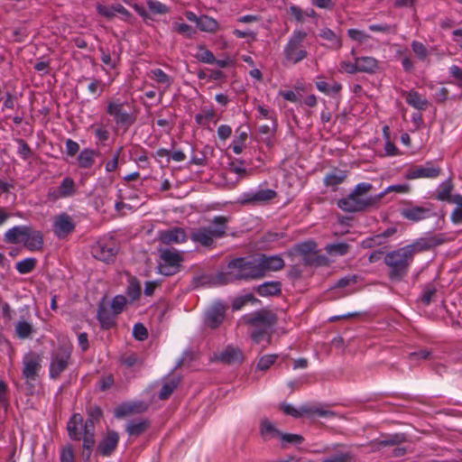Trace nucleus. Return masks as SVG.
<instances>
[{
  "label": "nucleus",
  "mask_w": 462,
  "mask_h": 462,
  "mask_svg": "<svg viewBox=\"0 0 462 462\" xmlns=\"http://www.w3.org/2000/svg\"><path fill=\"white\" fill-rule=\"evenodd\" d=\"M88 415L84 420L79 413H74L67 423V430L70 439L83 441V448L88 451V457L96 443L95 421L101 418L102 410L97 406L90 407Z\"/></svg>",
  "instance_id": "nucleus-1"
},
{
  "label": "nucleus",
  "mask_w": 462,
  "mask_h": 462,
  "mask_svg": "<svg viewBox=\"0 0 462 462\" xmlns=\"http://www.w3.org/2000/svg\"><path fill=\"white\" fill-rule=\"evenodd\" d=\"M243 320L252 328L250 337L254 343L260 344L263 341L267 345L271 343L273 327L277 323V317L273 311L262 309L245 315Z\"/></svg>",
  "instance_id": "nucleus-2"
},
{
  "label": "nucleus",
  "mask_w": 462,
  "mask_h": 462,
  "mask_svg": "<svg viewBox=\"0 0 462 462\" xmlns=\"http://www.w3.org/2000/svg\"><path fill=\"white\" fill-rule=\"evenodd\" d=\"M218 276L223 283L262 279L256 257L235 258L228 263L226 271L220 273Z\"/></svg>",
  "instance_id": "nucleus-3"
},
{
  "label": "nucleus",
  "mask_w": 462,
  "mask_h": 462,
  "mask_svg": "<svg viewBox=\"0 0 462 462\" xmlns=\"http://www.w3.org/2000/svg\"><path fill=\"white\" fill-rule=\"evenodd\" d=\"M373 185L369 182H360L346 197L337 201V207L343 211L354 213L364 211L368 208L375 207L380 202V196H368Z\"/></svg>",
  "instance_id": "nucleus-4"
},
{
  "label": "nucleus",
  "mask_w": 462,
  "mask_h": 462,
  "mask_svg": "<svg viewBox=\"0 0 462 462\" xmlns=\"http://www.w3.org/2000/svg\"><path fill=\"white\" fill-rule=\"evenodd\" d=\"M416 254L411 244L387 253L384 256V263L390 270V279L400 281L405 277Z\"/></svg>",
  "instance_id": "nucleus-5"
},
{
  "label": "nucleus",
  "mask_w": 462,
  "mask_h": 462,
  "mask_svg": "<svg viewBox=\"0 0 462 462\" xmlns=\"http://www.w3.org/2000/svg\"><path fill=\"white\" fill-rule=\"evenodd\" d=\"M106 112L117 125L125 128H129L136 121V113L130 107V103L128 101H122L120 98L109 100Z\"/></svg>",
  "instance_id": "nucleus-6"
},
{
  "label": "nucleus",
  "mask_w": 462,
  "mask_h": 462,
  "mask_svg": "<svg viewBox=\"0 0 462 462\" xmlns=\"http://www.w3.org/2000/svg\"><path fill=\"white\" fill-rule=\"evenodd\" d=\"M307 33L302 30H294L290 36L288 42L283 48V57L290 64H298L308 56V51L303 46Z\"/></svg>",
  "instance_id": "nucleus-7"
},
{
  "label": "nucleus",
  "mask_w": 462,
  "mask_h": 462,
  "mask_svg": "<svg viewBox=\"0 0 462 462\" xmlns=\"http://www.w3.org/2000/svg\"><path fill=\"white\" fill-rule=\"evenodd\" d=\"M159 256L158 271L161 274L171 276L180 271V263L183 262L181 252L175 248L159 249Z\"/></svg>",
  "instance_id": "nucleus-8"
},
{
  "label": "nucleus",
  "mask_w": 462,
  "mask_h": 462,
  "mask_svg": "<svg viewBox=\"0 0 462 462\" xmlns=\"http://www.w3.org/2000/svg\"><path fill=\"white\" fill-rule=\"evenodd\" d=\"M72 347L62 345L58 346L51 355L49 375L51 379H58L67 369L71 359Z\"/></svg>",
  "instance_id": "nucleus-9"
},
{
  "label": "nucleus",
  "mask_w": 462,
  "mask_h": 462,
  "mask_svg": "<svg viewBox=\"0 0 462 462\" xmlns=\"http://www.w3.org/2000/svg\"><path fill=\"white\" fill-rule=\"evenodd\" d=\"M276 196L277 192L274 189L258 188L242 193L238 202L241 205H262L273 200Z\"/></svg>",
  "instance_id": "nucleus-10"
},
{
  "label": "nucleus",
  "mask_w": 462,
  "mask_h": 462,
  "mask_svg": "<svg viewBox=\"0 0 462 462\" xmlns=\"http://www.w3.org/2000/svg\"><path fill=\"white\" fill-rule=\"evenodd\" d=\"M42 356L36 352L30 351L23 356L22 374L23 378L29 381H35L42 369Z\"/></svg>",
  "instance_id": "nucleus-11"
},
{
  "label": "nucleus",
  "mask_w": 462,
  "mask_h": 462,
  "mask_svg": "<svg viewBox=\"0 0 462 462\" xmlns=\"http://www.w3.org/2000/svg\"><path fill=\"white\" fill-rule=\"evenodd\" d=\"M118 247L113 239H104L92 246L91 253L95 258L105 263L114 262Z\"/></svg>",
  "instance_id": "nucleus-12"
},
{
  "label": "nucleus",
  "mask_w": 462,
  "mask_h": 462,
  "mask_svg": "<svg viewBox=\"0 0 462 462\" xmlns=\"http://www.w3.org/2000/svg\"><path fill=\"white\" fill-rule=\"evenodd\" d=\"M226 314V307L221 302H216L208 308L204 313V325L209 328H218Z\"/></svg>",
  "instance_id": "nucleus-13"
},
{
  "label": "nucleus",
  "mask_w": 462,
  "mask_h": 462,
  "mask_svg": "<svg viewBox=\"0 0 462 462\" xmlns=\"http://www.w3.org/2000/svg\"><path fill=\"white\" fill-rule=\"evenodd\" d=\"M261 278L264 277L269 272H277L282 270L285 263L283 259L279 255L260 254L256 257Z\"/></svg>",
  "instance_id": "nucleus-14"
},
{
  "label": "nucleus",
  "mask_w": 462,
  "mask_h": 462,
  "mask_svg": "<svg viewBox=\"0 0 462 462\" xmlns=\"http://www.w3.org/2000/svg\"><path fill=\"white\" fill-rule=\"evenodd\" d=\"M229 220L230 217L226 216H215L210 220L209 225L203 227L206 228L207 233L214 242L216 239H220L226 236Z\"/></svg>",
  "instance_id": "nucleus-15"
},
{
  "label": "nucleus",
  "mask_w": 462,
  "mask_h": 462,
  "mask_svg": "<svg viewBox=\"0 0 462 462\" xmlns=\"http://www.w3.org/2000/svg\"><path fill=\"white\" fill-rule=\"evenodd\" d=\"M77 191L75 181L70 177H65L57 189L48 191L47 198L51 201L72 197Z\"/></svg>",
  "instance_id": "nucleus-16"
},
{
  "label": "nucleus",
  "mask_w": 462,
  "mask_h": 462,
  "mask_svg": "<svg viewBox=\"0 0 462 462\" xmlns=\"http://www.w3.org/2000/svg\"><path fill=\"white\" fill-rule=\"evenodd\" d=\"M52 229L57 237L64 238L75 229V224L69 215L61 213L54 217Z\"/></svg>",
  "instance_id": "nucleus-17"
},
{
  "label": "nucleus",
  "mask_w": 462,
  "mask_h": 462,
  "mask_svg": "<svg viewBox=\"0 0 462 462\" xmlns=\"http://www.w3.org/2000/svg\"><path fill=\"white\" fill-rule=\"evenodd\" d=\"M158 240L163 245L183 244L188 240V236L183 228L172 227L159 231Z\"/></svg>",
  "instance_id": "nucleus-18"
},
{
  "label": "nucleus",
  "mask_w": 462,
  "mask_h": 462,
  "mask_svg": "<svg viewBox=\"0 0 462 462\" xmlns=\"http://www.w3.org/2000/svg\"><path fill=\"white\" fill-rule=\"evenodd\" d=\"M147 76L150 79L157 84L159 88L160 99L162 98L163 95L173 84V78L166 74L162 69L156 68L151 69Z\"/></svg>",
  "instance_id": "nucleus-19"
},
{
  "label": "nucleus",
  "mask_w": 462,
  "mask_h": 462,
  "mask_svg": "<svg viewBox=\"0 0 462 462\" xmlns=\"http://www.w3.org/2000/svg\"><path fill=\"white\" fill-rule=\"evenodd\" d=\"M446 239L442 234H428L411 243L416 253H421L442 245Z\"/></svg>",
  "instance_id": "nucleus-20"
},
{
  "label": "nucleus",
  "mask_w": 462,
  "mask_h": 462,
  "mask_svg": "<svg viewBox=\"0 0 462 462\" xmlns=\"http://www.w3.org/2000/svg\"><path fill=\"white\" fill-rule=\"evenodd\" d=\"M400 214L404 219L412 222H419L427 219L432 215L430 208L412 205L401 208Z\"/></svg>",
  "instance_id": "nucleus-21"
},
{
  "label": "nucleus",
  "mask_w": 462,
  "mask_h": 462,
  "mask_svg": "<svg viewBox=\"0 0 462 462\" xmlns=\"http://www.w3.org/2000/svg\"><path fill=\"white\" fill-rule=\"evenodd\" d=\"M119 442V435L114 430H109L97 446V451L104 457H108L116 449Z\"/></svg>",
  "instance_id": "nucleus-22"
},
{
  "label": "nucleus",
  "mask_w": 462,
  "mask_h": 462,
  "mask_svg": "<svg viewBox=\"0 0 462 462\" xmlns=\"http://www.w3.org/2000/svg\"><path fill=\"white\" fill-rule=\"evenodd\" d=\"M440 174V169L434 167L431 162H427L423 166H419L410 171L406 178L409 180L420 179V178H437Z\"/></svg>",
  "instance_id": "nucleus-23"
},
{
  "label": "nucleus",
  "mask_w": 462,
  "mask_h": 462,
  "mask_svg": "<svg viewBox=\"0 0 462 462\" xmlns=\"http://www.w3.org/2000/svg\"><path fill=\"white\" fill-rule=\"evenodd\" d=\"M23 245L29 251H41L44 245L43 235L42 231L35 230L31 226H29V231L25 236V239Z\"/></svg>",
  "instance_id": "nucleus-24"
},
{
  "label": "nucleus",
  "mask_w": 462,
  "mask_h": 462,
  "mask_svg": "<svg viewBox=\"0 0 462 462\" xmlns=\"http://www.w3.org/2000/svg\"><path fill=\"white\" fill-rule=\"evenodd\" d=\"M97 12L106 19H112L116 14L123 15L125 19L131 17V13L120 4L106 6L101 4L96 5Z\"/></svg>",
  "instance_id": "nucleus-25"
},
{
  "label": "nucleus",
  "mask_w": 462,
  "mask_h": 462,
  "mask_svg": "<svg viewBox=\"0 0 462 462\" xmlns=\"http://www.w3.org/2000/svg\"><path fill=\"white\" fill-rule=\"evenodd\" d=\"M29 226H15L4 234V241L7 244H23Z\"/></svg>",
  "instance_id": "nucleus-26"
},
{
  "label": "nucleus",
  "mask_w": 462,
  "mask_h": 462,
  "mask_svg": "<svg viewBox=\"0 0 462 462\" xmlns=\"http://www.w3.org/2000/svg\"><path fill=\"white\" fill-rule=\"evenodd\" d=\"M259 433L263 441H269L273 439H280L281 431L267 418L260 420Z\"/></svg>",
  "instance_id": "nucleus-27"
},
{
  "label": "nucleus",
  "mask_w": 462,
  "mask_h": 462,
  "mask_svg": "<svg viewBox=\"0 0 462 462\" xmlns=\"http://www.w3.org/2000/svg\"><path fill=\"white\" fill-rule=\"evenodd\" d=\"M216 359L225 364H233L241 362L243 360V354L239 348L227 346L216 356Z\"/></svg>",
  "instance_id": "nucleus-28"
},
{
  "label": "nucleus",
  "mask_w": 462,
  "mask_h": 462,
  "mask_svg": "<svg viewBox=\"0 0 462 462\" xmlns=\"http://www.w3.org/2000/svg\"><path fill=\"white\" fill-rule=\"evenodd\" d=\"M97 318L101 327L108 329L116 324V315L106 306L100 304L97 309Z\"/></svg>",
  "instance_id": "nucleus-29"
},
{
  "label": "nucleus",
  "mask_w": 462,
  "mask_h": 462,
  "mask_svg": "<svg viewBox=\"0 0 462 462\" xmlns=\"http://www.w3.org/2000/svg\"><path fill=\"white\" fill-rule=\"evenodd\" d=\"M262 297L277 296L282 293V282L279 281L265 282L255 288Z\"/></svg>",
  "instance_id": "nucleus-30"
},
{
  "label": "nucleus",
  "mask_w": 462,
  "mask_h": 462,
  "mask_svg": "<svg viewBox=\"0 0 462 462\" xmlns=\"http://www.w3.org/2000/svg\"><path fill=\"white\" fill-rule=\"evenodd\" d=\"M347 35L352 41L356 42L359 45L363 46L364 50L369 51L373 49V44L370 42L373 38L365 31L348 29Z\"/></svg>",
  "instance_id": "nucleus-31"
},
{
  "label": "nucleus",
  "mask_w": 462,
  "mask_h": 462,
  "mask_svg": "<svg viewBox=\"0 0 462 462\" xmlns=\"http://www.w3.org/2000/svg\"><path fill=\"white\" fill-rule=\"evenodd\" d=\"M150 426V421L146 419L131 420L127 422L125 430L129 436L138 437L144 433Z\"/></svg>",
  "instance_id": "nucleus-32"
},
{
  "label": "nucleus",
  "mask_w": 462,
  "mask_h": 462,
  "mask_svg": "<svg viewBox=\"0 0 462 462\" xmlns=\"http://www.w3.org/2000/svg\"><path fill=\"white\" fill-rule=\"evenodd\" d=\"M358 72L374 74L378 69V60L371 56L356 57Z\"/></svg>",
  "instance_id": "nucleus-33"
},
{
  "label": "nucleus",
  "mask_w": 462,
  "mask_h": 462,
  "mask_svg": "<svg viewBox=\"0 0 462 462\" xmlns=\"http://www.w3.org/2000/svg\"><path fill=\"white\" fill-rule=\"evenodd\" d=\"M190 239L203 247H212L214 245L213 240L203 226L192 229L190 232Z\"/></svg>",
  "instance_id": "nucleus-34"
},
{
  "label": "nucleus",
  "mask_w": 462,
  "mask_h": 462,
  "mask_svg": "<svg viewBox=\"0 0 462 462\" xmlns=\"http://www.w3.org/2000/svg\"><path fill=\"white\" fill-rule=\"evenodd\" d=\"M319 37L323 40L327 41V47L333 49V50H338L342 46L341 38L339 35H337L335 32H333L329 28H323L319 32Z\"/></svg>",
  "instance_id": "nucleus-35"
},
{
  "label": "nucleus",
  "mask_w": 462,
  "mask_h": 462,
  "mask_svg": "<svg viewBox=\"0 0 462 462\" xmlns=\"http://www.w3.org/2000/svg\"><path fill=\"white\" fill-rule=\"evenodd\" d=\"M404 96L407 104L418 110H424L428 106L427 99L415 90L405 92Z\"/></svg>",
  "instance_id": "nucleus-36"
},
{
  "label": "nucleus",
  "mask_w": 462,
  "mask_h": 462,
  "mask_svg": "<svg viewBox=\"0 0 462 462\" xmlns=\"http://www.w3.org/2000/svg\"><path fill=\"white\" fill-rule=\"evenodd\" d=\"M346 178V172L342 170L335 169L328 172L324 178V185L326 187H334L342 183Z\"/></svg>",
  "instance_id": "nucleus-37"
},
{
  "label": "nucleus",
  "mask_w": 462,
  "mask_h": 462,
  "mask_svg": "<svg viewBox=\"0 0 462 462\" xmlns=\"http://www.w3.org/2000/svg\"><path fill=\"white\" fill-rule=\"evenodd\" d=\"M14 333L19 339H26L34 333V328L32 323L22 319L16 323Z\"/></svg>",
  "instance_id": "nucleus-38"
},
{
  "label": "nucleus",
  "mask_w": 462,
  "mask_h": 462,
  "mask_svg": "<svg viewBox=\"0 0 462 462\" xmlns=\"http://www.w3.org/2000/svg\"><path fill=\"white\" fill-rule=\"evenodd\" d=\"M196 25L201 32L210 33L216 32L218 29V23L208 15H200Z\"/></svg>",
  "instance_id": "nucleus-39"
},
{
  "label": "nucleus",
  "mask_w": 462,
  "mask_h": 462,
  "mask_svg": "<svg viewBox=\"0 0 462 462\" xmlns=\"http://www.w3.org/2000/svg\"><path fill=\"white\" fill-rule=\"evenodd\" d=\"M96 152L94 150L86 148L83 149L78 155V164L80 168L88 169L92 167L95 162Z\"/></svg>",
  "instance_id": "nucleus-40"
},
{
  "label": "nucleus",
  "mask_w": 462,
  "mask_h": 462,
  "mask_svg": "<svg viewBox=\"0 0 462 462\" xmlns=\"http://www.w3.org/2000/svg\"><path fill=\"white\" fill-rule=\"evenodd\" d=\"M302 411L307 416L318 415L323 418H334L336 416L334 411L327 410L321 406L303 405Z\"/></svg>",
  "instance_id": "nucleus-41"
},
{
  "label": "nucleus",
  "mask_w": 462,
  "mask_h": 462,
  "mask_svg": "<svg viewBox=\"0 0 462 462\" xmlns=\"http://www.w3.org/2000/svg\"><path fill=\"white\" fill-rule=\"evenodd\" d=\"M325 251L330 256H342L348 253L349 245L343 242L328 244L325 246Z\"/></svg>",
  "instance_id": "nucleus-42"
},
{
  "label": "nucleus",
  "mask_w": 462,
  "mask_h": 462,
  "mask_svg": "<svg viewBox=\"0 0 462 462\" xmlns=\"http://www.w3.org/2000/svg\"><path fill=\"white\" fill-rule=\"evenodd\" d=\"M179 378H171L165 381L162 386V389L159 393V399L166 400L168 399L173 391L177 388L179 384Z\"/></svg>",
  "instance_id": "nucleus-43"
},
{
  "label": "nucleus",
  "mask_w": 462,
  "mask_h": 462,
  "mask_svg": "<svg viewBox=\"0 0 462 462\" xmlns=\"http://www.w3.org/2000/svg\"><path fill=\"white\" fill-rule=\"evenodd\" d=\"M452 189V182L450 180H446L439 185L436 198L439 200L449 202L453 197V195L451 194Z\"/></svg>",
  "instance_id": "nucleus-44"
},
{
  "label": "nucleus",
  "mask_w": 462,
  "mask_h": 462,
  "mask_svg": "<svg viewBox=\"0 0 462 462\" xmlns=\"http://www.w3.org/2000/svg\"><path fill=\"white\" fill-rule=\"evenodd\" d=\"M280 440L282 448H285L289 445H300L303 442L304 439L300 434L293 433H281Z\"/></svg>",
  "instance_id": "nucleus-45"
},
{
  "label": "nucleus",
  "mask_w": 462,
  "mask_h": 462,
  "mask_svg": "<svg viewBox=\"0 0 462 462\" xmlns=\"http://www.w3.org/2000/svg\"><path fill=\"white\" fill-rule=\"evenodd\" d=\"M36 259L28 257L16 263L15 268L21 274H27L31 273L36 266Z\"/></svg>",
  "instance_id": "nucleus-46"
},
{
  "label": "nucleus",
  "mask_w": 462,
  "mask_h": 462,
  "mask_svg": "<svg viewBox=\"0 0 462 462\" xmlns=\"http://www.w3.org/2000/svg\"><path fill=\"white\" fill-rule=\"evenodd\" d=\"M411 190V187L408 183H402V184H394L390 185L386 189H384L383 191L377 194V196H380V200L384 197V195L391 193V192H396L400 194H405L408 193Z\"/></svg>",
  "instance_id": "nucleus-47"
},
{
  "label": "nucleus",
  "mask_w": 462,
  "mask_h": 462,
  "mask_svg": "<svg viewBox=\"0 0 462 462\" xmlns=\"http://www.w3.org/2000/svg\"><path fill=\"white\" fill-rule=\"evenodd\" d=\"M146 5L149 10L155 14H164L170 11V8L160 1L147 0Z\"/></svg>",
  "instance_id": "nucleus-48"
},
{
  "label": "nucleus",
  "mask_w": 462,
  "mask_h": 462,
  "mask_svg": "<svg viewBox=\"0 0 462 462\" xmlns=\"http://www.w3.org/2000/svg\"><path fill=\"white\" fill-rule=\"evenodd\" d=\"M351 55L354 57V62L343 60L340 62V70L347 74H355L358 72L357 61H356V50H351Z\"/></svg>",
  "instance_id": "nucleus-49"
},
{
  "label": "nucleus",
  "mask_w": 462,
  "mask_h": 462,
  "mask_svg": "<svg viewBox=\"0 0 462 462\" xmlns=\"http://www.w3.org/2000/svg\"><path fill=\"white\" fill-rule=\"evenodd\" d=\"M172 28L176 32L188 38H191L196 32V31L190 25L184 23L174 22L172 23Z\"/></svg>",
  "instance_id": "nucleus-50"
},
{
  "label": "nucleus",
  "mask_w": 462,
  "mask_h": 462,
  "mask_svg": "<svg viewBox=\"0 0 462 462\" xmlns=\"http://www.w3.org/2000/svg\"><path fill=\"white\" fill-rule=\"evenodd\" d=\"M199 51L196 55V58L206 64H213L216 61L215 56L212 51L205 49L202 46L199 47Z\"/></svg>",
  "instance_id": "nucleus-51"
},
{
  "label": "nucleus",
  "mask_w": 462,
  "mask_h": 462,
  "mask_svg": "<svg viewBox=\"0 0 462 462\" xmlns=\"http://www.w3.org/2000/svg\"><path fill=\"white\" fill-rule=\"evenodd\" d=\"M352 459L353 455L350 452H337L324 458L321 462H351Z\"/></svg>",
  "instance_id": "nucleus-52"
},
{
  "label": "nucleus",
  "mask_w": 462,
  "mask_h": 462,
  "mask_svg": "<svg viewBox=\"0 0 462 462\" xmlns=\"http://www.w3.org/2000/svg\"><path fill=\"white\" fill-rule=\"evenodd\" d=\"M126 304V298L123 295H116L111 301V310L117 316L120 314Z\"/></svg>",
  "instance_id": "nucleus-53"
},
{
  "label": "nucleus",
  "mask_w": 462,
  "mask_h": 462,
  "mask_svg": "<svg viewBox=\"0 0 462 462\" xmlns=\"http://www.w3.org/2000/svg\"><path fill=\"white\" fill-rule=\"evenodd\" d=\"M215 111L212 107L205 108L202 113L195 116V120L199 125H206L215 117Z\"/></svg>",
  "instance_id": "nucleus-54"
},
{
  "label": "nucleus",
  "mask_w": 462,
  "mask_h": 462,
  "mask_svg": "<svg viewBox=\"0 0 462 462\" xmlns=\"http://www.w3.org/2000/svg\"><path fill=\"white\" fill-rule=\"evenodd\" d=\"M411 50L417 58L420 60H424L428 56V50L426 46L420 42L413 41L411 42Z\"/></svg>",
  "instance_id": "nucleus-55"
},
{
  "label": "nucleus",
  "mask_w": 462,
  "mask_h": 462,
  "mask_svg": "<svg viewBox=\"0 0 462 462\" xmlns=\"http://www.w3.org/2000/svg\"><path fill=\"white\" fill-rule=\"evenodd\" d=\"M405 440V437L403 434H394L392 436H389L388 438L382 439L378 442V445L381 447H386V446H393L400 444Z\"/></svg>",
  "instance_id": "nucleus-56"
},
{
  "label": "nucleus",
  "mask_w": 462,
  "mask_h": 462,
  "mask_svg": "<svg viewBox=\"0 0 462 462\" xmlns=\"http://www.w3.org/2000/svg\"><path fill=\"white\" fill-rule=\"evenodd\" d=\"M277 355L263 356L258 361L257 368L262 371L267 370L273 364H274Z\"/></svg>",
  "instance_id": "nucleus-57"
},
{
  "label": "nucleus",
  "mask_w": 462,
  "mask_h": 462,
  "mask_svg": "<svg viewBox=\"0 0 462 462\" xmlns=\"http://www.w3.org/2000/svg\"><path fill=\"white\" fill-rule=\"evenodd\" d=\"M126 293L133 300L138 299L141 295L140 283L136 280L131 281L127 287Z\"/></svg>",
  "instance_id": "nucleus-58"
},
{
  "label": "nucleus",
  "mask_w": 462,
  "mask_h": 462,
  "mask_svg": "<svg viewBox=\"0 0 462 462\" xmlns=\"http://www.w3.org/2000/svg\"><path fill=\"white\" fill-rule=\"evenodd\" d=\"M283 412L287 415L292 416L294 418H300L303 415H306L302 411V406L300 409L295 408L293 405L289 403H284L282 406Z\"/></svg>",
  "instance_id": "nucleus-59"
},
{
  "label": "nucleus",
  "mask_w": 462,
  "mask_h": 462,
  "mask_svg": "<svg viewBox=\"0 0 462 462\" xmlns=\"http://www.w3.org/2000/svg\"><path fill=\"white\" fill-rule=\"evenodd\" d=\"M60 459V462H74V452L70 444L61 448Z\"/></svg>",
  "instance_id": "nucleus-60"
},
{
  "label": "nucleus",
  "mask_w": 462,
  "mask_h": 462,
  "mask_svg": "<svg viewBox=\"0 0 462 462\" xmlns=\"http://www.w3.org/2000/svg\"><path fill=\"white\" fill-rule=\"evenodd\" d=\"M357 282V276L355 274H348L340 278L332 288H345L348 285L355 284Z\"/></svg>",
  "instance_id": "nucleus-61"
},
{
  "label": "nucleus",
  "mask_w": 462,
  "mask_h": 462,
  "mask_svg": "<svg viewBox=\"0 0 462 462\" xmlns=\"http://www.w3.org/2000/svg\"><path fill=\"white\" fill-rule=\"evenodd\" d=\"M133 335L135 339L139 341H143L148 337V332L146 328L142 323H136L133 328Z\"/></svg>",
  "instance_id": "nucleus-62"
},
{
  "label": "nucleus",
  "mask_w": 462,
  "mask_h": 462,
  "mask_svg": "<svg viewBox=\"0 0 462 462\" xmlns=\"http://www.w3.org/2000/svg\"><path fill=\"white\" fill-rule=\"evenodd\" d=\"M104 86L105 85L99 79H91L88 89L92 95L99 97L103 91Z\"/></svg>",
  "instance_id": "nucleus-63"
},
{
  "label": "nucleus",
  "mask_w": 462,
  "mask_h": 462,
  "mask_svg": "<svg viewBox=\"0 0 462 462\" xmlns=\"http://www.w3.org/2000/svg\"><path fill=\"white\" fill-rule=\"evenodd\" d=\"M17 152L23 160H27L32 155V150L30 146L23 139L18 140Z\"/></svg>",
  "instance_id": "nucleus-64"
}]
</instances>
